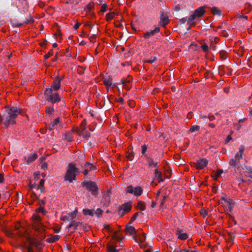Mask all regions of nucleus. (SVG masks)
<instances>
[{"label":"nucleus","mask_w":252,"mask_h":252,"mask_svg":"<svg viewBox=\"0 0 252 252\" xmlns=\"http://www.w3.org/2000/svg\"><path fill=\"white\" fill-rule=\"evenodd\" d=\"M160 173H161L159 172L157 169L155 170V177L157 176V175H159Z\"/></svg>","instance_id":"obj_59"},{"label":"nucleus","mask_w":252,"mask_h":252,"mask_svg":"<svg viewBox=\"0 0 252 252\" xmlns=\"http://www.w3.org/2000/svg\"><path fill=\"white\" fill-rule=\"evenodd\" d=\"M39 189H40L41 193L44 192V191L45 190V189L44 186H40Z\"/></svg>","instance_id":"obj_56"},{"label":"nucleus","mask_w":252,"mask_h":252,"mask_svg":"<svg viewBox=\"0 0 252 252\" xmlns=\"http://www.w3.org/2000/svg\"><path fill=\"white\" fill-rule=\"evenodd\" d=\"M156 177L157 178V179L158 180V181L159 182H162L163 181V179L162 178H161V173L159 174V175H157V176H156Z\"/></svg>","instance_id":"obj_51"},{"label":"nucleus","mask_w":252,"mask_h":252,"mask_svg":"<svg viewBox=\"0 0 252 252\" xmlns=\"http://www.w3.org/2000/svg\"><path fill=\"white\" fill-rule=\"evenodd\" d=\"M126 191L133 194L136 196H139L142 192V189L139 186L133 188L132 186H129L126 188Z\"/></svg>","instance_id":"obj_7"},{"label":"nucleus","mask_w":252,"mask_h":252,"mask_svg":"<svg viewBox=\"0 0 252 252\" xmlns=\"http://www.w3.org/2000/svg\"><path fill=\"white\" fill-rule=\"evenodd\" d=\"M157 58L156 57H152L149 60L146 61L147 63H153L155 61H156Z\"/></svg>","instance_id":"obj_43"},{"label":"nucleus","mask_w":252,"mask_h":252,"mask_svg":"<svg viewBox=\"0 0 252 252\" xmlns=\"http://www.w3.org/2000/svg\"><path fill=\"white\" fill-rule=\"evenodd\" d=\"M103 82L104 85L109 89L111 86L113 87H116L115 83H113V78L111 75H104L103 77Z\"/></svg>","instance_id":"obj_8"},{"label":"nucleus","mask_w":252,"mask_h":252,"mask_svg":"<svg viewBox=\"0 0 252 252\" xmlns=\"http://www.w3.org/2000/svg\"><path fill=\"white\" fill-rule=\"evenodd\" d=\"M59 238H60V237L59 235H54L53 237H52L50 238H48L47 240V241L48 243H52L56 242V241L59 240Z\"/></svg>","instance_id":"obj_27"},{"label":"nucleus","mask_w":252,"mask_h":252,"mask_svg":"<svg viewBox=\"0 0 252 252\" xmlns=\"http://www.w3.org/2000/svg\"><path fill=\"white\" fill-rule=\"evenodd\" d=\"M37 158V155L36 153H32L26 158V160L27 162L30 163L33 161Z\"/></svg>","instance_id":"obj_18"},{"label":"nucleus","mask_w":252,"mask_h":252,"mask_svg":"<svg viewBox=\"0 0 252 252\" xmlns=\"http://www.w3.org/2000/svg\"><path fill=\"white\" fill-rule=\"evenodd\" d=\"M126 233L134 235L136 233L135 229L131 226H126Z\"/></svg>","instance_id":"obj_21"},{"label":"nucleus","mask_w":252,"mask_h":252,"mask_svg":"<svg viewBox=\"0 0 252 252\" xmlns=\"http://www.w3.org/2000/svg\"><path fill=\"white\" fill-rule=\"evenodd\" d=\"M34 220V227L36 231H38L39 236L37 238L28 237L27 240L31 246H34L37 248H40L41 246V241L45 237V228L40 222L41 218L39 216L34 215L33 216Z\"/></svg>","instance_id":"obj_1"},{"label":"nucleus","mask_w":252,"mask_h":252,"mask_svg":"<svg viewBox=\"0 0 252 252\" xmlns=\"http://www.w3.org/2000/svg\"><path fill=\"white\" fill-rule=\"evenodd\" d=\"M102 211L100 209H97L95 212H94V215H96L98 217H100Z\"/></svg>","instance_id":"obj_41"},{"label":"nucleus","mask_w":252,"mask_h":252,"mask_svg":"<svg viewBox=\"0 0 252 252\" xmlns=\"http://www.w3.org/2000/svg\"><path fill=\"white\" fill-rule=\"evenodd\" d=\"M47 167V164L46 163H44L41 165V168L42 169H46Z\"/></svg>","instance_id":"obj_60"},{"label":"nucleus","mask_w":252,"mask_h":252,"mask_svg":"<svg viewBox=\"0 0 252 252\" xmlns=\"http://www.w3.org/2000/svg\"><path fill=\"white\" fill-rule=\"evenodd\" d=\"M169 23L168 17L166 14H165L163 12H162L160 15V21L159 24L162 26H165L167 25Z\"/></svg>","instance_id":"obj_11"},{"label":"nucleus","mask_w":252,"mask_h":252,"mask_svg":"<svg viewBox=\"0 0 252 252\" xmlns=\"http://www.w3.org/2000/svg\"><path fill=\"white\" fill-rule=\"evenodd\" d=\"M232 139V138L230 135H228L226 140V143H228L230 140Z\"/></svg>","instance_id":"obj_62"},{"label":"nucleus","mask_w":252,"mask_h":252,"mask_svg":"<svg viewBox=\"0 0 252 252\" xmlns=\"http://www.w3.org/2000/svg\"><path fill=\"white\" fill-rule=\"evenodd\" d=\"M127 158L129 160H132L134 158V154L133 153L128 154V155L127 156Z\"/></svg>","instance_id":"obj_45"},{"label":"nucleus","mask_w":252,"mask_h":252,"mask_svg":"<svg viewBox=\"0 0 252 252\" xmlns=\"http://www.w3.org/2000/svg\"><path fill=\"white\" fill-rule=\"evenodd\" d=\"M46 112L47 114L51 115L53 113V112L54 111L53 107L47 106L46 107Z\"/></svg>","instance_id":"obj_33"},{"label":"nucleus","mask_w":252,"mask_h":252,"mask_svg":"<svg viewBox=\"0 0 252 252\" xmlns=\"http://www.w3.org/2000/svg\"><path fill=\"white\" fill-rule=\"evenodd\" d=\"M108 252H118L115 246L109 245L107 247Z\"/></svg>","instance_id":"obj_30"},{"label":"nucleus","mask_w":252,"mask_h":252,"mask_svg":"<svg viewBox=\"0 0 252 252\" xmlns=\"http://www.w3.org/2000/svg\"><path fill=\"white\" fill-rule=\"evenodd\" d=\"M180 22H181L182 23H185V22H186L187 21L188 22V20H187V17H185V18H183L182 19H181L180 20Z\"/></svg>","instance_id":"obj_52"},{"label":"nucleus","mask_w":252,"mask_h":252,"mask_svg":"<svg viewBox=\"0 0 252 252\" xmlns=\"http://www.w3.org/2000/svg\"><path fill=\"white\" fill-rule=\"evenodd\" d=\"M83 213L85 215H89L91 217L94 216V213L92 210L88 209H85L83 210Z\"/></svg>","instance_id":"obj_26"},{"label":"nucleus","mask_w":252,"mask_h":252,"mask_svg":"<svg viewBox=\"0 0 252 252\" xmlns=\"http://www.w3.org/2000/svg\"><path fill=\"white\" fill-rule=\"evenodd\" d=\"M178 238L181 240H185L188 238V235L187 233L184 232L183 231L180 230L178 232Z\"/></svg>","instance_id":"obj_23"},{"label":"nucleus","mask_w":252,"mask_h":252,"mask_svg":"<svg viewBox=\"0 0 252 252\" xmlns=\"http://www.w3.org/2000/svg\"><path fill=\"white\" fill-rule=\"evenodd\" d=\"M86 125V120H83L81 124L80 130L78 132L79 135H84V131L85 130Z\"/></svg>","instance_id":"obj_19"},{"label":"nucleus","mask_w":252,"mask_h":252,"mask_svg":"<svg viewBox=\"0 0 252 252\" xmlns=\"http://www.w3.org/2000/svg\"><path fill=\"white\" fill-rule=\"evenodd\" d=\"M137 207L139 209L143 211L145 210V207L144 203L142 201H139L137 204Z\"/></svg>","instance_id":"obj_35"},{"label":"nucleus","mask_w":252,"mask_h":252,"mask_svg":"<svg viewBox=\"0 0 252 252\" xmlns=\"http://www.w3.org/2000/svg\"><path fill=\"white\" fill-rule=\"evenodd\" d=\"M131 77L130 76H128L127 78L122 79L121 82L123 84L124 87L126 89L129 90V87L127 86V84H128L130 82H131Z\"/></svg>","instance_id":"obj_16"},{"label":"nucleus","mask_w":252,"mask_h":252,"mask_svg":"<svg viewBox=\"0 0 252 252\" xmlns=\"http://www.w3.org/2000/svg\"><path fill=\"white\" fill-rule=\"evenodd\" d=\"M84 168H87L89 169V171H91L92 170H94L96 169V168L95 166L91 164L89 162H87L85 165Z\"/></svg>","instance_id":"obj_25"},{"label":"nucleus","mask_w":252,"mask_h":252,"mask_svg":"<svg viewBox=\"0 0 252 252\" xmlns=\"http://www.w3.org/2000/svg\"><path fill=\"white\" fill-rule=\"evenodd\" d=\"M20 113V109L17 107H5V111L0 115V122L7 127L15 123V118Z\"/></svg>","instance_id":"obj_2"},{"label":"nucleus","mask_w":252,"mask_h":252,"mask_svg":"<svg viewBox=\"0 0 252 252\" xmlns=\"http://www.w3.org/2000/svg\"><path fill=\"white\" fill-rule=\"evenodd\" d=\"M147 149V147L146 145H144L143 146H142V153L143 154H144L146 152Z\"/></svg>","instance_id":"obj_48"},{"label":"nucleus","mask_w":252,"mask_h":252,"mask_svg":"<svg viewBox=\"0 0 252 252\" xmlns=\"http://www.w3.org/2000/svg\"><path fill=\"white\" fill-rule=\"evenodd\" d=\"M61 80V78H58L54 81L52 85L50 88H52V91L53 90L57 91L60 88V82Z\"/></svg>","instance_id":"obj_12"},{"label":"nucleus","mask_w":252,"mask_h":252,"mask_svg":"<svg viewBox=\"0 0 252 252\" xmlns=\"http://www.w3.org/2000/svg\"><path fill=\"white\" fill-rule=\"evenodd\" d=\"M59 123V119L56 118L55 119L54 121L51 123V124L49 126V129L50 130L54 129L55 128L57 127V125H58Z\"/></svg>","instance_id":"obj_20"},{"label":"nucleus","mask_w":252,"mask_h":252,"mask_svg":"<svg viewBox=\"0 0 252 252\" xmlns=\"http://www.w3.org/2000/svg\"><path fill=\"white\" fill-rule=\"evenodd\" d=\"M64 139L65 140H66V141H72V136H71V134H70V133H66L64 135Z\"/></svg>","instance_id":"obj_32"},{"label":"nucleus","mask_w":252,"mask_h":252,"mask_svg":"<svg viewBox=\"0 0 252 252\" xmlns=\"http://www.w3.org/2000/svg\"><path fill=\"white\" fill-rule=\"evenodd\" d=\"M131 208V206L129 203H125L120 207L119 214L121 217H122L125 215L126 212L129 211Z\"/></svg>","instance_id":"obj_9"},{"label":"nucleus","mask_w":252,"mask_h":252,"mask_svg":"<svg viewBox=\"0 0 252 252\" xmlns=\"http://www.w3.org/2000/svg\"><path fill=\"white\" fill-rule=\"evenodd\" d=\"M70 223L68 225V227L69 228H71L72 227L75 228L78 226V222L76 221L75 220H71Z\"/></svg>","instance_id":"obj_28"},{"label":"nucleus","mask_w":252,"mask_h":252,"mask_svg":"<svg viewBox=\"0 0 252 252\" xmlns=\"http://www.w3.org/2000/svg\"><path fill=\"white\" fill-rule=\"evenodd\" d=\"M209 119L210 121H213L215 119V117L213 115L210 116L209 117Z\"/></svg>","instance_id":"obj_64"},{"label":"nucleus","mask_w":252,"mask_h":252,"mask_svg":"<svg viewBox=\"0 0 252 252\" xmlns=\"http://www.w3.org/2000/svg\"><path fill=\"white\" fill-rule=\"evenodd\" d=\"M200 213L203 217H205L207 215V211L205 210H202L200 211Z\"/></svg>","instance_id":"obj_50"},{"label":"nucleus","mask_w":252,"mask_h":252,"mask_svg":"<svg viewBox=\"0 0 252 252\" xmlns=\"http://www.w3.org/2000/svg\"><path fill=\"white\" fill-rule=\"evenodd\" d=\"M44 184V180L41 179L39 183V185L37 186V190L39 189L40 186H43Z\"/></svg>","instance_id":"obj_47"},{"label":"nucleus","mask_w":252,"mask_h":252,"mask_svg":"<svg viewBox=\"0 0 252 252\" xmlns=\"http://www.w3.org/2000/svg\"><path fill=\"white\" fill-rule=\"evenodd\" d=\"M201 48L204 52H206L208 50V46L207 44H204L202 45Z\"/></svg>","instance_id":"obj_44"},{"label":"nucleus","mask_w":252,"mask_h":252,"mask_svg":"<svg viewBox=\"0 0 252 252\" xmlns=\"http://www.w3.org/2000/svg\"><path fill=\"white\" fill-rule=\"evenodd\" d=\"M200 129V126H192L190 129L189 131L191 132H193L195 131H198Z\"/></svg>","instance_id":"obj_34"},{"label":"nucleus","mask_w":252,"mask_h":252,"mask_svg":"<svg viewBox=\"0 0 252 252\" xmlns=\"http://www.w3.org/2000/svg\"><path fill=\"white\" fill-rule=\"evenodd\" d=\"M244 150L245 147L243 145H241L239 148V152L235 154L234 158L231 159L229 161L231 166L234 167L239 165L240 160L243 158Z\"/></svg>","instance_id":"obj_4"},{"label":"nucleus","mask_w":252,"mask_h":252,"mask_svg":"<svg viewBox=\"0 0 252 252\" xmlns=\"http://www.w3.org/2000/svg\"><path fill=\"white\" fill-rule=\"evenodd\" d=\"M79 172V169L75 167L73 163H70L68 165V169L66 173L65 180L71 183L73 180H76V175Z\"/></svg>","instance_id":"obj_3"},{"label":"nucleus","mask_w":252,"mask_h":252,"mask_svg":"<svg viewBox=\"0 0 252 252\" xmlns=\"http://www.w3.org/2000/svg\"><path fill=\"white\" fill-rule=\"evenodd\" d=\"M89 172L90 171L88 168H85L84 171L83 172V173L85 176H87Z\"/></svg>","instance_id":"obj_54"},{"label":"nucleus","mask_w":252,"mask_h":252,"mask_svg":"<svg viewBox=\"0 0 252 252\" xmlns=\"http://www.w3.org/2000/svg\"><path fill=\"white\" fill-rule=\"evenodd\" d=\"M26 251V252H33L32 248L30 247H27Z\"/></svg>","instance_id":"obj_58"},{"label":"nucleus","mask_w":252,"mask_h":252,"mask_svg":"<svg viewBox=\"0 0 252 252\" xmlns=\"http://www.w3.org/2000/svg\"><path fill=\"white\" fill-rule=\"evenodd\" d=\"M83 186L91 192L92 194L95 195L97 194L98 187L96 184L92 181H85L82 184Z\"/></svg>","instance_id":"obj_6"},{"label":"nucleus","mask_w":252,"mask_h":252,"mask_svg":"<svg viewBox=\"0 0 252 252\" xmlns=\"http://www.w3.org/2000/svg\"><path fill=\"white\" fill-rule=\"evenodd\" d=\"M31 191V196L33 199H36L38 198L39 195L36 194V193L34 192L33 191Z\"/></svg>","instance_id":"obj_39"},{"label":"nucleus","mask_w":252,"mask_h":252,"mask_svg":"<svg viewBox=\"0 0 252 252\" xmlns=\"http://www.w3.org/2000/svg\"><path fill=\"white\" fill-rule=\"evenodd\" d=\"M163 199L160 202V205L161 206H162V205H164V204L165 203V199L166 198V196H165V195L163 196Z\"/></svg>","instance_id":"obj_55"},{"label":"nucleus","mask_w":252,"mask_h":252,"mask_svg":"<svg viewBox=\"0 0 252 252\" xmlns=\"http://www.w3.org/2000/svg\"><path fill=\"white\" fill-rule=\"evenodd\" d=\"M37 186L35 184H30L29 185V191H33L32 189H37Z\"/></svg>","instance_id":"obj_37"},{"label":"nucleus","mask_w":252,"mask_h":252,"mask_svg":"<svg viewBox=\"0 0 252 252\" xmlns=\"http://www.w3.org/2000/svg\"><path fill=\"white\" fill-rule=\"evenodd\" d=\"M45 95L46 99L52 103H55L61 100V98L58 93H52V88L46 89L45 92Z\"/></svg>","instance_id":"obj_5"},{"label":"nucleus","mask_w":252,"mask_h":252,"mask_svg":"<svg viewBox=\"0 0 252 252\" xmlns=\"http://www.w3.org/2000/svg\"><path fill=\"white\" fill-rule=\"evenodd\" d=\"M147 163L149 167H156L158 164V162L155 161L149 157H147Z\"/></svg>","instance_id":"obj_17"},{"label":"nucleus","mask_w":252,"mask_h":252,"mask_svg":"<svg viewBox=\"0 0 252 252\" xmlns=\"http://www.w3.org/2000/svg\"><path fill=\"white\" fill-rule=\"evenodd\" d=\"M106 8H107V5L106 4H103L102 6H101V11L103 12H104L106 11Z\"/></svg>","instance_id":"obj_49"},{"label":"nucleus","mask_w":252,"mask_h":252,"mask_svg":"<svg viewBox=\"0 0 252 252\" xmlns=\"http://www.w3.org/2000/svg\"><path fill=\"white\" fill-rule=\"evenodd\" d=\"M141 214V213H138V212L135 213L134 214V215L132 217V218L131 219V221H133L135 220L136 219L138 215L139 214Z\"/></svg>","instance_id":"obj_46"},{"label":"nucleus","mask_w":252,"mask_h":252,"mask_svg":"<svg viewBox=\"0 0 252 252\" xmlns=\"http://www.w3.org/2000/svg\"><path fill=\"white\" fill-rule=\"evenodd\" d=\"M218 38H212L210 39V41L211 42V44L210 45V47L212 49V50H216V46H214L213 44V42H216V40H217Z\"/></svg>","instance_id":"obj_38"},{"label":"nucleus","mask_w":252,"mask_h":252,"mask_svg":"<svg viewBox=\"0 0 252 252\" xmlns=\"http://www.w3.org/2000/svg\"><path fill=\"white\" fill-rule=\"evenodd\" d=\"M13 25L16 27H20L22 26V24H21V23H14Z\"/></svg>","instance_id":"obj_57"},{"label":"nucleus","mask_w":252,"mask_h":252,"mask_svg":"<svg viewBox=\"0 0 252 252\" xmlns=\"http://www.w3.org/2000/svg\"><path fill=\"white\" fill-rule=\"evenodd\" d=\"M211 11L212 14L214 15H217L218 16H220L221 15V10L217 7L214 6L211 8Z\"/></svg>","instance_id":"obj_22"},{"label":"nucleus","mask_w":252,"mask_h":252,"mask_svg":"<svg viewBox=\"0 0 252 252\" xmlns=\"http://www.w3.org/2000/svg\"><path fill=\"white\" fill-rule=\"evenodd\" d=\"M84 137H85L86 139H88L90 136V133L89 132H87L86 133H84V135H82Z\"/></svg>","instance_id":"obj_53"},{"label":"nucleus","mask_w":252,"mask_h":252,"mask_svg":"<svg viewBox=\"0 0 252 252\" xmlns=\"http://www.w3.org/2000/svg\"><path fill=\"white\" fill-rule=\"evenodd\" d=\"M76 216V214L75 212H72L66 215V220H73Z\"/></svg>","instance_id":"obj_24"},{"label":"nucleus","mask_w":252,"mask_h":252,"mask_svg":"<svg viewBox=\"0 0 252 252\" xmlns=\"http://www.w3.org/2000/svg\"><path fill=\"white\" fill-rule=\"evenodd\" d=\"M160 31V29L159 27H157L155 28L153 30H151L149 32H147L146 33H145L144 35V37L145 38H148L150 37L153 36L157 32H159Z\"/></svg>","instance_id":"obj_13"},{"label":"nucleus","mask_w":252,"mask_h":252,"mask_svg":"<svg viewBox=\"0 0 252 252\" xmlns=\"http://www.w3.org/2000/svg\"><path fill=\"white\" fill-rule=\"evenodd\" d=\"M114 16H115V13H107L106 14V18H107V20H111L112 18H113Z\"/></svg>","instance_id":"obj_40"},{"label":"nucleus","mask_w":252,"mask_h":252,"mask_svg":"<svg viewBox=\"0 0 252 252\" xmlns=\"http://www.w3.org/2000/svg\"><path fill=\"white\" fill-rule=\"evenodd\" d=\"M196 16L194 14L191 15L189 17H187L188 24L189 25V27L194 26L195 25L194 20L196 18Z\"/></svg>","instance_id":"obj_15"},{"label":"nucleus","mask_w":252,"mask_h":252,"mask_svg":"<svg viewBox=\"0 0 252 252\" xmlns=\"http://www.w3.org/2000/svg\"><path fill=\"white\" fill-rule=\"evenodd\" d=\"M104 199L106 202V203H108L110 202V196L109 191L104 194Z\"/></svg>","instance_id":"obj_31"},{"label":"nucleus","mask_w":252,"mask_h":252,"mask_svg":"<svg viewBox=\"0 0 252 252\" xmlns=\"http://www.w3.org/2000/svg\"><path fill=\"white\" fill-rule=\"evenodd\" d=\"M208 164V160L205 158H202L196 161V163H194V166L197 169H202Z\"/></svg>","instance_id":"obj_10"},{"label":"nucleus","mask_w":252,"mask_h":252,"mask_svg":"<svg viewBox=\"0 0 252 252\" xmlns=\"http://www.w3.org/2000/svg\"><path fill=\"white\" fill-rule=\"evenodd\" d=\"M34 175L35 179H38L39 176V173L35 172L34 173Z\"/></svg>","instance_id":"obj_63"},{"label":"nucleus","mask_w":252,"mask_h":252,"mask_svg":"<svg viewBox=\"0 0 252 252\" xmlns=\"http://www.w3.org/2000/svg\"><path fill=\"white\" fill-rule=\"evenodd\" d=\"M224 201L226 202V203L227 204V205L228 206V208L230 210V211H231V210L232 209V208H233V202H232V200H231V199H224Z\"/></svg>","instance_id":"obj_29"},{"label":"nucleus","mask_w":252,"mask_h":252,"mask_svg":"<svg viewBox=\"0 0 252 252\" xmlns=\"http://www.w3.org/2000/svg\"><path fill=\"white\" fill-rule=\"evenodd\" d=\"M4 180L3 175L2 174H0V183L3 182Z\"/></svg>","instance_id":"obj_61"},{"label":"nucleus","mask_w":252,"mask_h":252,"mask_svg":"<svg viewBox=\"0 0 252 252\" xmlns=\"http://www.w3.org/2000/svg\"><path fill=\"white\" fill-rule=\"evenodd\" d=\"M36 212L37 213H42L43 214H45V213H46V211L44 208V207H39V208H38L36 210Z\"/></svg>","instance_id":"obj_36"},{"label":"nucleus","mask_w":252,"mask_h":252,"mask_svg":"<svg viewBox=\"0 0 252 252\" xmlns=\"http://www.w3.org/2000/svg\"><path fill=\"white\" fill-rule=\"evenodd\" d=\"M205 13L204 7L201 6L196 9L194 11V15L196 17H200L203 15Z\"/></svg>","instance_id":"obj_14"},{"label":"nucleus","mask_w":252,"mask_h":252,"mask_svg":"<svg viewBox=\"0 0 252 252\" xmlns=\"http://www.w3.org/2000/svg\"><path fill=\"white\" fill-rule=\"evenodd\" d=\"M53 50H50V51L49 52V53L46 55H45L44 56V58L45 59H47L48 58H49L50 57L52 56L53 55Z\"/></svg>","instance_id":"obj_42"}]
</instances>
